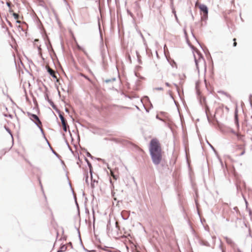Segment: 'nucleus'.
Instances as JSON below:
<instances>
[{
  "instance_id": "19",
  "label": "nucleus",
  "mask_w": 252,
  "mask_h": 252,
  "mask_svg": "<svg viewBox=\"0 0 252 252\" xmlns=\"http://www.w3.org/2000/svg\"><path fill=\"white\" fill-rule=\"evenodd\" d=\"M167 61L170 63V65L172 66V67H177L176 63L174 60H171V61H170L168 59H167Z\"/></svg>"
},
{
  "instance_id": "20",
  "label": "nucleus",
  "mask_w": 252,
  "mask_h": 252,
  "mask_svg": "<svg viewBox=\"0 0 252 252\" xmlns=\"http://www.w3.org/2000/svg\"><path fill=\"white\" fill-rule=\"evenodd\" d=\"M97 183V181L96 180V179H94V180H92L91 181V188L92 189H94L95 188V183Z\"/></svg>"
},
{
  "instance_id": "45",
  "label": "nucleus",
  "mask_w": 252,
  "mask_h": 252,
  "mask_svg": "<svg viewBox=\"0 0 252 252\" xmlns=\"http://www.w3.org/2000/svg\"><path fill=\"white\" fill-rule=\"evenodd\" d=\"M155 89L156 90L162 91V90H163V88H162V87H157V88H155Z\"/></svg>"
},
{
  "instance_id": "18",
  "label": "nucleus",
  "mask_w": 252,
  "mask_h": 252,
  "mask_svg": "<svg viewBox=\"0 0 252 252\" xmlns=\"http://www.w3.org/2000/svg\"><path fill=\"white\" fill-rule=\"evenodd\" d=\"M208 110H209V107L207 106L206 108V110H205V113H206V117H207V120L209 122V124H211L212 123V120H211V119L210 118V117H209V116L208 115V114H207V112H208Z\"/></svg>"
},
{
  "instance_id": "12",
  "label": "nucleus",
  "mask_w": 252,
  "mask_h": 252,
  "mask_svg": "<svg viewBox=\"0 0 252 252\" xmlns=\"http://www.w3.org/2000/svg\"><path fill=\"white\" fill-rule=\"evenodd\" d=\"M69 184L70 187V188H71V189L72 190V193H73V197H74V200H75V204L76 205V207L77 208L78 210L79 211V205H78V202L77 201L76 197V196H75V195L74 194V192L73 191V189H72V188L71 187V184H70V182H69Z\"/></svg>"
},
{
  "instance_id": "31",
  "label": "nucleus",
  "mask_w": 252,
  "mask_h": 252,
  "mask_svg": "<svg viewBox=\"0 0 252 252\" xmlns=\"http://www.w3.org/2000/svg\"><path fill=\"white\" fill-rule=\"evenodd\" d=\"M4 128L5 130L11 135V136H12V132L9 128L6 126H4Z\"/></svg>"
},
{
  "instance_id": "60",
  "label": "nucleus",
  "mask_w": 252,
  "mask_h": 252,
  "mask_svg": "<svg viewBox=\"0 0 252 252\" xmlns=\"http://www.w3.org/2000/svg\"><path fill=\"white\" fill-rule=\"evenodd\" d=\"M190 14H191V18H192V20H193V19H194V16H193V14H192V12H191V10H190Z\"/></svg>"
},
{
  "instance_id": "41",
  "label": "nucleus",
  "mask_w": 252,
  "mask_h": 252,
  "mask_svg": "<svg viewBox=\"0 0 252 252\" xmlns=\"http://www.w3.org/2000/svg\"><path fill=\"white\" fill-rule=\"evenodd\" d=\"M48 102L50 104V105H52L53 103H54L53 101L52 100V99L50 98H48Z\"/></svg>"
},
{
  "instance_id": "28",
  "label": "nucleus",
  "mask_w": 252,
  "mask_h": 252,
  "mask_svg": "<svg viewBox=\"0 0 252 252\" xmlns=\"http://www.w3.org/2000/svg\"><path fill=\"white\" fill-rule=\"evenodd\" d=\"M59 114V117L60 119L61 120H62L64 119H65L63 116V114L61 113V111H59V112H57Z\"/></svg>"
},
{
  "instance_id": "54",
  "label": "nucleus",
  "mask_w": 252,
  "mask_h": 252,
  "mask_svg": "<svg viewBox=\"0 0 252 252\" xmlns=\"http://www.w3.org/2000/svg\"><path fill=\"white\" fill-rule=\"evenodd\" d=\"M107 248H108V247H105L104 248H100V249H101L102 250L105 251L106 252V251H107Z\"/></svg>"
},
{
  "instance_id": "29",
  "label": "nucleus",
  "mask_w": 252,
  "mask_h": 252,
  "mask_svg": "<svg viewBox=\"0 0 252 252\" xmlns=\"http://www.w3.org/2000/svg\"><path fill=\"white\" fill-rule=\"evenodd\" d=\"M61 121V123L63 126H64V125H67V121L65 119H64Z\"/></svg>"
},
{
  "instance_id": "44",
  "label": "nucleus",
  "mask_w": 252,
  "mask_h": 252,
  "mask_svg": "<svg viewBox=\"0 0 252 252\" xmlns=\"http://www.w3.org/2000/svg\"><path fill=\"white\" fill-rule=\"evenodd\" d=\"M233 40L234 41L233 46V47H236L237 46V42H236V38H233Z\"/></svg>"
},
{
  "instance_id": "17",
  "label": "nucleus",
  "mask_w": 252,
  "mask_h": 252,
  "mask_svg": "<svg viewBox=\"0 0 252 252\" xmlns=\"http://www.w3.org/2000/svg\"><path fill=\"white\" fill-rule=\"evenodd\" d=\"M35 125L40 129L41 133H42V134L43 135V137L44 138H45V139L46 140V142H47L48 140L47 139L46 137H45V133H44V132L43 130V129L42 128L41 126H39L38 125H37V124L36 123H35Z\"/></svg>"
},
{
  "instance_id": "8",
  "label": "nucleus",
  "mask_w": 252,
  "mask_h": 252,
  "mask_svg": "<svg viewBox=\"0 0 252 252\" xmlns=\"http://www.w3.org/2000/svg\"><path fill=\"white\" fill-rule=\"evenodd\" d=\"M48 73L53 78L56 79V82H59V79L57 78V75L53 72V71L50 68H47Z\"/></svg>"
},
{
  "instance_id": "56",
  "label": "nucleus",
  "mask_w": 252,
  "mask_h": 252,
  "mask_svg": "<svg viewBox=\"0 0 252 252\" xmlns=\"http://www.w3.org/2000/svg\"><path fill=\"white\" fill-rule=\"evenodd\" d=\"M245 203L246 206V209H248V201H246V202Z\"/></svg>"
},
{
  "instance_id": "50",
  "label": "nucleus",
  "mask_w": 252,
  "mask_h": 252,
  "mask_svg": "<svg viewBox=\"0 0 252 252\" xmlns=\"http://www.w3.org/2000/svg\"><path fill=\"white\" fill-rule=\"evenodd\" d=\"M219 248H220V249L221 250V252H225V251L223 250V248H222V246H221V245H220L219 246Z\"/></svg>"
},
{
  "instance_id": "57",
  "label": "nucleus",
  "mask_w": 252,
  "mask_h": 252,
  "mask_svg": "<svg viewBox=\"0 0 252 252\" xmlns=\"http://www.w3.org/2000/svg\"><path fill=\"white\" fill-rule=\"evenodd\" d=\"M77 231H78V235H79V239H80V240L81 241V237H80V234L79 230V229H78V228H77Z\"/></svg>"
},
{
  "instance_id": "3",
  "label": "nucleus",
  "mask_w": 252,
  "mask_h": 252,
  "mask_svg": "<svg viewBox=\"0 0 252 252\" xmlns=\"http://www.w3.org/2000/svg\"><path fill=\"white\" fill-rule=\"evenodd\" d=\"M199 9L200 10V14L201 16V20L205 21L208 19V7L204 4H201L199 6Z\"/></svg>"
},
{
  "instance_id": "15",
  "label": "nucleus",
  "mask_w": 252,
  "mask_h": 252,
  "mask_svg": "<svg viewBox=\"0 0 252 252\" xmlns=\"http://www.w3.org/2000/svg\"><path fill=\"white\" fill-rule=\"evenodd\" d=\"M218 93L219 94H224L227 97L229 98H231V95L228 94L227 93L223 91H222V90H220V91H219L218 92Z\"/></svg>"
},
{
  "instance_id": "10",
  "label": "nucleus",
  "mask_w": 252,
  "mask_h": 252,
  "mask_svg": "<svg viewBox=\"0 0 252 252\" xmlns=\"http://www.w3.org/2000/svg\"><path fill=\"white\" fill-rule=\"evenodd\" d=\"M203 50L204 51V53L206 54V56H207L208 59H210L211 61L213 62L211 54L208 49L207 48H206L205 49H203Z\"/></svg>"
},
{
  "instance_id": "52",
  "label": "nucleus",
  "mask_w": 252,
  "mask_h": 252,
  "mask_svg": "<svg viewBox=\"0 0 252 252\" xmlns=\"http://www.w3.org/2000/svg\"><path fill=\"white\" fill-rule=\"evenodd\" d=\"M234 250H235L236 251V252H242L241 250L238 248H237L236 249L235 248Z\"/></svg>"
},
{
  "instance_id": "30",
  "label": "nucleus",
  "mask_w": 252,
  "mask_h": 252,
  "mask_svg": "<svg viewBox=\"0 0 252 252\" xmlns=\"http://www.w3.org/2000/svg\"><path fill=\"white\" fill-rule=\"evenodd\" d=\"M12 15L14 17L15 19H18L19 17V15L17 13H15V12H13L12 13Z\"/></svg>"
},
{
  "instance_id": "11",
  "label": "nucleus",
  "mask_w": 252,
  "mask_h": 252,
  "mask_svg": "<svg viewBox=\"0 0 252 252\" xmlns=\"http://www.w3.org/2000/svg\"><path fill=\"white\" fill-rule=\"evenodd\" d=\"M85 160L87 162V165H88V167L89 168V172H92V170H93L92 164L89 161L88 159L87 158H86V157H85Z\"/></svg>"
},
{
  "instance_id": "32",
  "label": "nucleus",
  "mask_w": 252,
  "mask_h": 252,
  "mask_svg": "<svg viewBox=\"0 0 252 252\" xmlns=\"http://www.w3.org/2000/svg\"><path fill=\"white\" fill-rule=\"evenodd\" d=\"M33 123L35 124L36 123L37 125H38L39 126H41L42 125V123L40 119H39V120H35Z\"/></svg>"
},
{
  "instance_id": "13",
  "label": "nucleus",
  "mask_w": 252,
  "mask_h": 252,
  "mask_svg": "<svg viewBox=\"0 0 252 252\" xmlns=\"http://www.w3.org/2000/svg\"><path fill=\"white\" fill-rule=\"evenodd\" d=\"M47 144L49 145L50 149L52 151V153L54 154L58 158H61V156L54 151V150L52 148L48 141H47Z\"/></svg>"
},
{
  "instance_id": "22",
  "label": "nucleus",
  "mask_w": 252,
  "mask_h": 252,
  "mask_svg": "<svg viewBox=\"0 0 252 252\" xmlns=\"http://www.w3.org/2000/svg\"><path fill=\"white\" fill-rule=\"evenodd\" d=\"M136 56H137V57L138 62L139 63L141 64L142 63V61H141V60L140 59L141 56H140L139 53L137 51H136Z\"/></svg>"
},
{
  "instance_id": "39",
  "label": "nucleus",
  "mask_w": 252,
  "mask_h": 252,
  "mask_svg": "<svg viewBox=\"0 0 252 252\" xmlns=\"http://www.w3.org/2000/svg\"><path fill=\"white\" fill-rule=\"evenodd\" d=\"M114 141H115V142L116 143H122L123 142V140H119V139H114L113 140Z\"/></svg>"
},
{
  "instance_id": "59",
  "label": "nucleus",
  "mask_w": 252,
  "mask_h": 252,
  "mask_svg": "<svg viewBox=\"0 0 252 252\" xmlns=\"http://www.w3.org/2000/svg\"><path fill=\"white\" fill-rule=\"evenodd\" d=\"M110 184H111V186L113 188H114V185H113V183L111 180V179H110Z\"/></svg>"
},
{
  "instance_id": "6",
  "label": "nucleus",
  "mask_w": 252,
  "mask_h": 252,
  "mask_svg": "<svg viewBox=\"0 0 252 252\" xmlns=\"http://www.w3.org/2000/svg\"><path fill=\"white\" fill-rule=\"evenodd\" d=\"M224 238L226 243L229 245L233 249H235V247H236V245L234 242H233L232 239L227 237H225Z\"/></svg>"
},
{
  "instance_id": "21",
  "label": "nucleus",
  "mask_w": 252,
  "mask_h": 252,
  "mask_svg": "<svg viewBox=\"0 0 252 252\" xmlns=\"http://www.w3.org/2000/svg\"><path fill=\"white\" fill-rule=\"evenodd\" d=\"M84 151L86 152V156L87 157L90 158L92 159L94 158V157H93L86 149H84Z\"/></svg>"
},
{
  "instance_id": "53",
  "label": "nucleus",
  "mask_w": 252,
  "mask_h": 252,
  "mask_svg": "<svg viewBox=\"0 0 252 252\" xmlns=\"http://www.w3.org/2000/svg\"><path fill=\"white\" fill-rule=\"evenodd\" d=\"M245 153V149L243 150V151L240 154V156H242L244 155Z\"/></svg>"
},
{
  "instance_id": "1",
  "label": "nucleus",
  "mask_w": 252,
  "mask_h": 252,
  "mask_svg": "<svg viewBox=\"0 0 252 252\" xmlns=\"http://www.w3.org/2000/svg\"><path fill=\"white\" fill-rule=\"evenodd\" d=\"M149 151L153 163L158 165L162 159V149L158 140L154 138L149 143Z\"/></svg>"
},
{
  "instance_id": "23",
  "label": "nucleus",
  "mask_w": 252,
  "mask_h": 252,
  "mask_svg": "<svg viewBox=\"0 0 252 252\" xmlns=\"http://www.w3.org/2000/svg\"><path fill=\"white\" fill-rule=\"evenodd\" d=\"M237 113H238L237 109L236 108L235 111V116H234L235 123H237L238 121Z\"/></svg>"
},
{
  "instance_id": "40",
  "label": "nucleus",
  "mask_w": 252,
  "mask_h": 252,
  "mask_svg": "<svg viewBox=\"0 0 252 252\" xmlns=\"http://www.w3.org/2000/svg\"><path fill=\"white\" fill-rule=\"evenodd\" d=\"M140 36H141V37H142V38L143 39V42H144V44L146 45V43H145L146 41H145V38H144V36L143 35V34H142V33L141 32H140Z\"/></svg>"
},
{
  "instance_id": "14",
  "label": "nucleus",
  "mask_w": 252,
  "mask_h": 252,
  "mask_svg": "<svg viewBox=\"0 0 252 252\" xmlns=\"http://www.w3.org/2000/svg\"><path fill=\"white\" fill-rule=\"evenodd\" d=\"M67 249V247L65 245H62L60 249L58 250L57 252H65Z\"/></svg>"
},
{
  "instance_id": "61",
  "label": "nucleus",
  "mask_w": 252,
  "mask_h": 252,
  "mask_svg": "<svg viewBox=\"0 0 252 252\" xmlns=\"http://www.w3.org/2000/svg\"><path fill=\"white\" fill-rule=\"evenodd\" d=\"M165 84L167 87H169L170 86V84L168 82H166Z\"/></svg>"
},
{
  "instance_id": "16",
  "label": "nucleus",
  "mask_w": 252,
  "mask_h": 252,
  "mask_svg": "<svg viewBox=\"0 0 252 252\" xmlns=\"http://www.w3.org/2000/svg\"><path fill=\"white\" fill-rule=\"evenodd\" d=\"M35 125L40 129L41 133H42V134L43 135V137L44 138H45V139L46 140V142H47L48 140L47 139L46 137H45V133H44V132L43 130V129L42 128L41 126H39L38 125H37V124L36 123H35Z\"/></svg>"
},
{
  "instance_id": "55",
  "label": "nucleus",
  "mask_w": 252,
  "mask_h": 252,
  "mask_svg": "<svg viewBox=\"0 0 252 252\" xmlns=\"http://www.w3.org/2000/svg\"><path fill=\"white\" fill-rule=\"evenodd\" d=\"M67 245H68V246H70L71 249H73V245H72L71 242H69Z\"/></svg>"
},
{
  "instance_id": "46",
  "label": "nucleus",
  "mask_w": 252,
  "mask_h": 252,
  "mask_svg": "<svg viewBox=\"0 0 252 252\" xmlns=\"http://www.w3.org/2000/svg\"><path fill=\"white\" fill-rule=\"evenodd\" d=\"M207 143L210 146V147L213 150L215 151L214 147L210 143H209V142L207 141Z\"/></svg>"
},
{
  "instance_id": "49",
  "label": "nucleus",
  "mask_w": 252,
  "mask_h": 252,
  "mask_svg": "<svg viewBox=\"0 0 252 252\" xmlns=\"http://www.w3.org/2000/svg\"><path fill=\"white\" fill-rule=\"evenodd\" d=\"M36 22H37V24L38 25V26H39V24H41V21H40V20H39L38 18H37V19H36Z\"/></svg>"
},
{
  "instance_id": "24",
  "label": "nucleus",
  "mask_w": 252,
  "mask_h": 252,
  "mask_svg": "<svg viewBox=\"0 0 252 252\" xmlns=\"http://www.w3.org/2000/svg\"><path fill=\"white\" fill-rule=\"evenodd\" d=\"M236 187L237 189V192L238 193L239 191H242V189L241 186L238 184H236Z\"/></svg>"
},
{
  "instance_id": "37",
  "label": "nucleus",
  "mask_w": 252,
  "mask_h": 252,
  "mask_svg": "<svg viewBox=\"0 0 252 252\" xmlns=\"http://www.w3.org/2000/svg\"><path fill=\"white\" fill-rule=\"evenodd\" d=\"M94 159H96V160H97L98 161H102V162H103V163H104V162H105V161H104V160L103 159H102V158H95V157H94Z\"/></svg>"
},
{
  "instance_id": "62",
  "label": "nucleus",
  "mask_w": 252,
  "mask_h": 252,
  "mask_svg": "<svg viewBox=\"0 0 252 252\" xmlns=\"http://www.w3.org/2000/svg\"><path fill=\"white\" fill-rule=\"evenodd\" d=\"M61 163H62V164H63V166H65L64 162L63 160H61Z\"/></svg>"
},
{
  "instance_id": "51",
  "label": "nucleus",
  "mask_w": 252,
  "mask_h": 252,
  "mask_svg": "<svg viewBox=\"0 0 252 252\" xmlns=\"http://www.w3.org/2000/svg\"><path fill=\"white\" fill-rule=\"evenodd\" d=\"M77 47L78 49H79L80 50H83V48L79 45L77 44Z\"/></svg>"
},
{
  "instance_id": "9",
  "label": "nucleus",
  "mask_w": 252,
  "mask_h": 252,
  "mask_svg": "<svg viewBox=\"0 0 252 252\" xmlns=\"http://www.w3.org/2000/svg\"><path fill=\"white\" fill-rule=\"evenodd\" d=\"M121 216L124 220H127L129 218V214L126 211H123L121 212Z\"/></svg>"
},
{
  "instance_id": "64",
  "label": "nucleus",
  "mask_w": 252,
  "mask_h": 252,
  "mask_svg": "<svg viewBox=\"0 0 252 252\" xmlns=\"http://www.w3.org/2000/svg\"><path fill=\"white\" fill-rule=\"evenodd\" d=\"M65 111L66 112L69 113V111H68V109L67 108H66L65 109Z\"/></svg>"
},
{
  "instance_id": "5",
  "label": "nucleus",
  "mask_w": 252,
  "mask_h": 252,
  "mask_svg": "<svg viewBox=\"0 0 252 252\" xmlns=\"http://www.w3.org/2000/svg\"><path fill=\"white\" fill-rule=\"evenodd\" d=\"M198 243L201 246H206V247H210V243L208 241H207L206 240H204V239H203L202 238H199L198 239Z\"/></svg>"
},
{
  "instance_id": "47",
  "label": "nucleus",
  "mask_w": 252,
  "mask_h": 252,
  "mask_svg": "<svg viewBox=\"0 0 252 252\" xmlns=\"http://www.w3.org/2000/svg\"><path fill=\"white\" fill-rule=\"evenodd\" d=\"M247 210L249 211V215L251 216L252 214V211L251 210V209L248 208V209Z\"/></svg>"
},
{
  "instance_id": "33",
  "label": "nucleus",
  "mask_w": 252,
  "mask_h": 252,
  "mask_svg": "<svg viewBox=\"0 0 252 252\" xmlns=\"http://www.w3.org/2000/svg\"><path fill=\"white\" fill-rule=\"evenodd\" d=\"M172 12L174 13L175 18L177 22H178V19L176 13V11H175L174 9H172Z\"/></svg>"
},
{
  "instance_id": "27",
  "label": "nucleus",
  "mask_w": 252,
  "mask_h": 252,
  "mask_svg": "<svg viewBox=\"0 0 252 252\" xmlns=\"http://www.w3.org/2000/svg\"><path fill=\"white\" fill-rule=\"evenodd\" d=\"M52 107L57 112H59V111H60L56 106V105L53 103L52 105H51Z\"/></svg>"
},
{
  "instance_id": "63",
  "label": "nucleus",
  "mask_w": 252,
  "mask_h": 252,
  "mask_svg": "<svg viewBox=\"0 0 252 252\" xmlns=\"http://www.w3.org/2000/svg\"><path fill=\"white\" fill-rule=\"evenodd\" d=\"M6 5L8 6V7H10V4L9 2H6Z\"/></svg>"
},
{
  "instance_id": "26",
  "label": "nucleus",
  "mask_w": 252,
  "mask_h": 252,
  "mask_svg": "<svg viewBox=\"0 0 252 252\" xmlns=\"http://www.w3.org/2000/svg\"><path fill=\"white\" fill-rule=\"evenodd\" d=\"M52 107L57 112H59V111H60L56 106V105L53 103L52 105H51Z\"/></svg>"
},
{
  "instance_id": "58",
  "label": "nucleus",
  "mask_w": 252,
  "mask_h": 252,
  "mask_svg": "<svg viewBox=\"0 0 252 252\" xmlns=\"http://www.w3.org/2000/svg\"><path fill=\"white\" fill-rule=\"evenodd\" d=\"M83 249H84V251H85L87 252H91V251H89V250H88L87 249H86L84 246H83Z\"/></svg>"
},
{
  "instance_id": "2",
  "label": "nucleus",
  "mask_w": 252,
  "mask_h": 252,
  "mask_svg": "<svg viewBox=\"0 0 252 252\" xmlns=\"http://www.w3.org/2000/svg\"><path fill=\"white\" fill-rule=\"evenodd\" d=\"M198 55V59H197L195 55H193L194 62L195 63V66L196 69L198 71V72L199 73V63H200L201 65H202L204 67L205 72L206 71V61L203 57V56L201 53H197Z\"/></svg>"
},
{
  "instance_id": "25",
  "label": "nucleus",
  "mask_w": 252,
  "mask_h": 252,
  "mask_svg": "<svg viewBox=\"0 0 252 252\" xmlns=\"http://www.w3.org/2000/svg\"><path fill=\"white\" fill-rule=\"evenodd\" d=\"M85 182L86 183L89 185V180H88V179H89V176H88V172H87L86 175H85Z\"/></svg>"
},
{
  "instance_id": "4",
  "label": "nucleus",
  "mask_w": 252,
  "mask_h": 252,
  "mask_svg": "<svg viewBox=\"0 0 252 252\" xmlns=\"http://www.w3.org/2000/svg\"><path fill=\"white\" fill-rule=\"evenodd\" d=\"M116 79L115 77H113V78H112L111 79H106L105 81H104V82L106 84H109V86H108V88L110 89H114V87L112 85H111V83H112L113 82H115L116 81Z\"/></svg>"
},
{
  "instance_id": "48",
  "label": "nucleus",
  "mask_w": 252,
  "mask_h": 252,
  "mask_svg": "<svg viewBox=\"0 0 252 252\" xmlns=\"http://www.w3.org/2000/svg\"><path fill=\"white\" fill-rule=\"evenodd\" d=\"M44 96L45 100H46L48 101V98H49L48 94H45Z\"/></svg>"
},
{
  "instance_id": "34",
  "label": "nucleus",
  "mask_w": 252,
  "mask_h": 252,
  "mask_svg": "<svg viewBox=\"0 0 252 252\" xmlns=\"http://www.w3.org/2000/svg\"><path fill=\"white\" fill-rule=\"evenodd\" d=\"M63 131L66 132L67 130V128H69V126L67 125H64V126H63Z\"/></svg>"
},
{
  "instance_id": "36",
  "label": "nucleus",
  "mask_w": 252,
  "mask_h": 252,
  "mask_svg": "<svg viewBox=\"0 0 252 252\" xmlns=\"http://www.w3.org/2000/svg\"><path fill=\"white\" fill-rule=\"evenodd\" d=\"M81 76L82 77H83L84 78H85L86 79H87L90 81H91L90 78L88 76L84 75V74H81Z\"/></svg>"
},
{
  "instance_id": "43",
  "label": "nucleus",
  "mask_w": 252,
  "mask_h": 252,
  "mask_svg": "<svg viewBox=\"0 0 252 252\" xmlns=\"http://www.w3.org/2000/svg\"><path fill=\"white\" fill-rule=\"evenodd\" d=\"M252 98V94H250V95H249V101H250V105L251 106L252 105V101H251Z\"/></svg>"
},
{
  "instance_id": "42",
  "label": "nucleus",
  "mask_w": 252,
  "mask_h": 252,
  "mask_svg": "<svg viewBox=\"0 0 252 252\" xmlns=\"http://www.w3.org/2000/svg\"><path fill=\"white\" fill-rule=\"evenodd\" d=\"M187 43H188V44L190 48H191L192 49H193V46L191 44V43L189 42V40H188V39H187Z\"/></svg>"
},
{
  "instance_id": "7",
  "label": "nucleus",
  "mask_w": 252,
  "mask_h": 252,
  "mask_svg": "<svg viewBox=\"0 0 252 252\" xmlns=\"http://www.w3.org/2000/svg\"><path fill=\"white\" fill-rule=\"evenodd\" d=\"M27 115L30 119L33 122L35 120H39L38 117L34 114L31 113L29 112H27Z\"/></svg>"
},
{
  "instance_id": "38",
  "label": "nucleus",
  "mask_w": 252,
  "mask_h": 252,
  "mask_svg": "<svg viewBox=\"0 0 252 252\" xmlns=\"http://www.w3.org/2000/svg\"><path fill=\"white\" fill-rule=\"evenodd\" d=\"M90 173L91 181L94 180V179H95V178H94V177H93V170H92V172H90Z\"/></svg>"
},
{
  "instance_id": "35",
  "label": "nucleus",
  "mask_w": 252,
  "mask_h": 252,
  "mask_svg": "<svg viewBox=\"0 0 252 252\" xmlns=\"http://www.w3.org/2000/svg\"><path fill=\"white\" fill-rule=\"evenodd\" d=\"M38 180L39 181V185L41 187V190L43 191V187H42V185L41 184V180H40V178L39 177H38Z\"/></svg>"
}]
</instances>
